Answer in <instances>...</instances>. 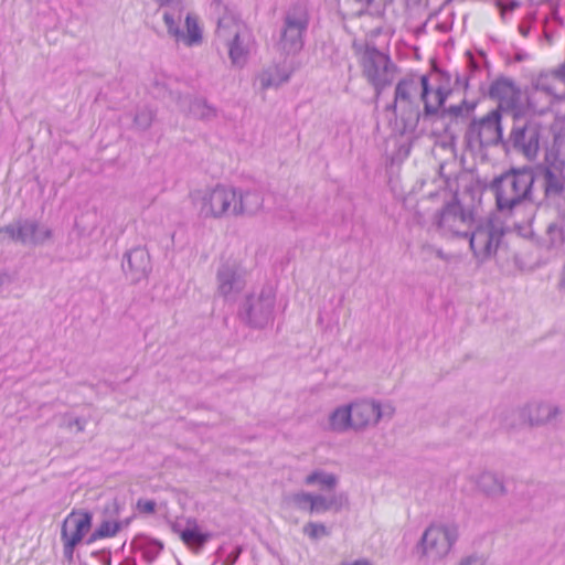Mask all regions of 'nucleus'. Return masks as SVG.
<instances>
[{"label": "nucleus", "mask_w": 565, "mask_h": 565, "mask_svg": "<svg viewBox=\"0 0 565 565\" xmlns=\"http://www.w3.org/2000/svg\"><path fill=\"white\" fill-rule=\"evenodd\" d=\"M519 30H520V32H521V34H522L523 36H526V35H527V33H529V28H526V26H524V25H520V26H519Z\"/></svg>", "instance_id": "48"}, {"label": "nucleus", "mask_w": 565, "mask_h": 565, "mask_svg": "<svg viewBox=\"0 0 565 565\" xmlns=\"http://www.w3.org/2000/svg\"><path fill=\"white\" fill-rule=\"evenodd\" d=\"M138 508L147 513H152L156 508V503L153 501H139Z\"/></svg>", "instance_id": "41"}, {"label": "nucleus", "mask_w": 565, "mask_h": 565, "mask_svg": "<svg viewBox=\"0 0 565 565\" xmlns=\"http://www.w3.org/2000/svg\"><path fill=\"white\" fill-rule=\"evenodd\" d=\"M154 114L149 108H141L139 109L134 118V124L137 129L139 130H147L152 121H153Z\"/></svg>", "instance_id": "35"}, {"label": "nucleus", "mask_w": 565, "mask_h": 565, "mask_svg": "<svg viewBox=\"0 0 565 565\" xmlns=\"http://www.w3.org/2000/svg\"><path fill=\"white\" fill-rule=\"evenodd\" d=\"M473 223L471 211L466 210L459 202L448 203L434 218L438 232L449 238H467Z\"/></svg>", "instance_id": "8"}, {"label": "nucleus", "mask_w": 565, "mask_h": 565, "mask_svg": "<svg viewBox=\"0 0 565 565\" xmlns=\"http://www.w3.org/2000/svg\"><path fill=\"white\" fill-rule=\"evenodd\" d=\"M513 147L521 151L527 159H534L540 148V134L534 124L514 126L511 132Z\"/></svg>", "instance_id": "17"}, {"label": "nucleus", "mask_w": 565, "mask_h": 565, "mask_svg": "<svg viewBox=\"0 0 565 565\" xmlns=\"http://www.w3.org/2000/svg\"><path fill=\"white\" fill-rule=\"evenodd\" d=\"M70 425H75L77 431H84L86 423L81 418H75Z\"/></svg>", "instance_id": "45"}, {"label": "nucleus", "mask_w": 565, "mask_h": 565, "mask_svg": "<svg viewBox=\"0 0 565 565\" xmlns=\"http://www.w3.org/2000/svg\"><path fill=\"white\" fill-rule=\"evenodd\" d=\"M422 253L426 259L431 258V257H436L439 259H448L447 255L440 248H438L434 245H430V244L423 245Z\"/></svg>", "instance_id": "37"}, {"label": "nucleus", "mask_w": 565, "mask_h": 565, "mask_svg": "<svg viewBox=\"0 0 565 565\" xmlns=\"http://www.w3.org/2000/svg\"><path fill=\"white\" fill-rule=\"evenodd\" d=\"M563 415L559 404L546 399L531 401L520 408V417L530 427H543L557 422Z\"/></svg>", "instance_id": "15"}, {"label": "nucleus", "mask_w": 565, "mask_h": 565, "mask_svg": "<svg viewBox=\"0 0 565 565\" xmlns=\"http://www.w3.org/2000/svg\"><path fill=\"white\" fill-rule=\"evenodd\" d=\"M427 93V76H413L399 81L395 88V99L392 108L401 116L418 120L422 95Z\"/></svg>", "instance_id": "6"}, {"label": "nucleus", "mask_w": 565, "mask_h": 565, "mask_svg": "<svg viewBox=\"0 0 565 565\" xmlns=\"http://www.w3.org/2000/svg\"><path fill=\"white\" fill-rule=\"evenodd\" d=\"M458 565H488L487 561L479 555H469L460 559Z\"/></svg>", "instance_id": "38"}, {"label": "nucleus", "mask_w": 565, "mask_h": 565, "mask_svg": "<svg viewBox=\"0 0 565 565\" xmlns=\"http://www.w3.org/2000/svg\"><path fill=\"white\" fill-rule=\"evenodd\" d=\"M308 25V13L305 7L295 6L285 19L279 49L286 54H295L302 49V33Z\"/></svg>", "instance_id": "13"}, {"label": "nucleus", "mask_w": 565, "mask_h": 565, "mask_svg": "<svg viewBox=\"0 0 565 565\" xmlns=\"http://www.w3.org/2000/svg\"><path fill=\"white\" fill-rule=\"evenodd\" d=\"M171 529L173 533L178 534L180 536V533L183 531L178 523H173L171 525Z\"/></svg>", "instance_id": "47"}, {"label": "nucleus", "mask_w": 565, "mask_h": 565, "mask_svg": "<svg viewBox=\"0 0 565 565\" xmlns=\"http://www.w3.org/2000/svg\"><path fill=\"white\" fill-rule=\"evenodd\" d=\"M275 302L276 295L273 288H262L246 296L239 316L250 327L264 328L273 320Z\"/></svg>", "instance_id": "7"}, {"label": "nucleus", "mask_w": 565, "mask_h": 565, "mask_svg": "<svg viewBox=\"0 0 565 565\" xmlns=\"http://www.w3.org/2000/svg\"><path fill=\"white\" fill-rule=\"evenodd\" d=\"M249 32L237 41L228 42L225 46L228 49V55L233 65L243 66L248 55Z\"/></svg>", "instance_id": "29"}, {"label": "nucleus", "mask_w": 565, "mask_h": 565, "mask_svg": "<svg viewBox=\"0 0 565 565\" xmlns=\"http://www.w3.org/2000/svg\"><path fill=\"white\" fill-rule=\"evenodd\" d=\"M328 429L338 434L353 430L351 404L340 405L329 414Z\"/></svg>", "instance_id": "25"}, {"label": "nucleus", "mask_w": 565, "mask_h": 565, "mask_svg": "<svg viewBox=\"0 0 565 565\" xmlns=\"http://www.w3.org/2000/svg\"><path fill=\"white\" fill-rule=\"evenodd\" d=\"M92 525V515L88 512H72L62 524L61 539L63 554L68 563L73 562L75 546L81 543Z\"/></svg>", "instance_id": "14"}, {"label": "nucleus", "mask_w": 565, "mask_h": 565, "mask_svg": "<svg viewBox=\"0 0 565 565\" xmlns=\"http://www.w3.org/2000/svg\"><path fill=\"white\" fill-rule=\"evenodd\" d=\"M302 531L311 540H318L320 537L330 535V532L327 529V526L322 523H317V522H308L303 526Z\"/></svg>", "instance_id": "36"}, {"label": "nucleus", "mask_w": 565, "mask_h": 565, "mask_svg": "<svg viewBox=\"0 0 565 565\" xmlns=\"http://www.w3.org/2000/svg\"><path fill=\"white\" fill-rule=\"evenodd\" d=\"M535 182L544 191V198L550 204L556 205L565 196V184L561 172L550 168L543 169L535 175Z\"/></svg>", "instance_id": "19"}, {"label": "nucleus", "mask_w": 565, "mask_h": 565, "mask_svg": "<svg viewBox=\"0 0 565 565\" xmlns=\"http://www.w3.org/2000/svg\"><path fill=\"white\" fill-rule=\"evenodd\" d=\"M501 115L499 109L491 110L484 117L475 119L466 131V141L470 149L497 145L502 138Z\"/></svg>", "instance_id": "12"}, {"label": "nucleus", "mask_w": 565, "mask_h": 565, "mask_svg": "<svg viewBox=\"0 0 565 565\" xmlns=\"http://www.w3.org/2000/svg\"><path fill=\"white\" fill-rule=\"evenodd\" d=\"M450 110L456 115H458L461 111L460 107H452Z\"/></svg>", "instance_id": "49"}, {"label": "nucleus", "mask_w": 565, "mask_h": 565, "mask_svg": "<svg viewBox=\"0 0 565 565\" xmlns=\"http://www.w3.org/2000/svg\"><path fill=\"white\" fill-rule=\"evenodd\" d=\"M120 530V524L117 522L104 521L98 529L90 535L88 543H93L104 537H113Z\"/></svg>", "instance_id": "33"}, {"label": "nucleus", "mask_w": 565, "mask_h": 565, "mask_svg": "<svg viewBox=\"0 0 565 565\" xmlns=\"http://www.w3.org/2000/svg\"><path fill=\"white\" fill-rule=\"evenodd\" d=\"M459 537V527L454 522H436L423 533L420 545L423 555L430 562L444 559Z\"/></svg>", "instance_id": "3"}, {"label": "nucleus", "mask_w": 565, "mask_h": 565, "mask_svg": "<svg viewBox=\"0 0 565 565\" xmlns=\"http://www.w3.org/2000/svg\"><path fill=\"white\" fill-rule=\"evenodd\" d=\"M349 507V497L344 492L328 495L313 493L311 513L340 512Z\"/></svg>", "instance_id": "24"}, {"label": "nucleus", "mask_w": 565, "mask_h": 565, "mask_svg": "<svg viewBox=\"0 0 565 565\" xmlns=\"http://www.w3.org/2000/svg\"><path fill=\"white\" fill-rule=\"evenodd\" d=\"M241 552H242V548L239 546L236 547L234 552H232L231 554L227 555V557L225 558V561L223 562L222 565H234L235 562L237 561Z\"/></svg>", "instance_id": "40"}, {"label": "nucleus", "mask_w": 565, "mask_h": 565, "mask_svg": "<svg viewBox=\"0 0 565 565\" xmlns=\"http://www.w3.org/2000/svg\"><path fill=\"white\" fill-rule=\"evenodd\" d=\"M546 243L548 247H559L565 241V225L557 221L550 222L545 228Z\"/></svg>", "instance_id": "30"}, {"label": "nucleus", "mask_w": 565, "mask_h": 565, "mask_svg": "<svg viewBox=\"0 0 565 565\" xmlns=\"http://www.w3.org/2000/svg\"><path fill=\"white\" fill-rule=\"evenodd\" d=\"M303 482L307 486H318L321 490L332 492L339 484V477L322 469H317L307 475Z\"/></svg>", "instance_id": "26"}, {"label": "nucleus", "mask_w": 565, "mask_h": 565, "mask_svg": "<svg viewBox=\"0 0 565 565\" xmlns=\"http://www.w3.org/2000/svg\"><path fill=\"white\" fill-rule=\"evenodd\" d=\"M12 276L6 271V270H0V289L3 287V286H7V285H10L12 282Z\"/></svg>", "instance_id": "42"}, {"label": "nucleus", "mask_w": 565, "mask_h": 565, "mask_svg": "<svg viewBox=\"0 0 565 565\" xmlns=\"http://www.w3.org/2000/svg\"><path fill=\"white\" fill-rule=\"evenodd\" d=\"M450 94L449 89L437 87L434 92L429 90L427 85V93L422 95L420 100L424 103L426 115H434L444 105L447 96Z\"/></svg>", "instance_id": "28"}, {"label": "nucleus", "mask_w": 565, "mask_h": 565, "mask_svg": "<svg viewBox=\"0 0 565 565\" xmlns=\"http://www.w3.org/2000/svg\"><path fill=\"white\" fill-rule=\"evenodd\" d=\"M557 160L559 163L565 164V141H561L557 146Z\"/></svg>", "instance_id": "43"}, {"label": "nucleus", "mask_w": 565, "mask_h": 565, "mask_svg": "<svg viewBox=\"0 0 565 565\" xmlns=\"http://www.w3.org/2000/svg\"><path fill=\"white\" fill-rule=\"evenodd\" d=\"M471 481L479 492L488 498H501L507 494V487L503 479L492 471H481L471 476Z\"/></svg>", "instance_id": "21"}, {"label": "nucleus", "mask_w": 565, "mask_h": 565, "mask_svg": "<svg viewBox=\"0 0 565 565\" xmlns=\"http://www.w3.org/2000/svg\"><path fill=\"white\" fill-rule=\"evenodd\" d=\"M534 183L533 171L522 169L501 174L490 185L498 211L513 217V225L524 236L532 233L535 217Z\"/></svg>", "instance_id": "1"}, {"label": "nucleus", "mask_w": 565, "mask_h": 565, "mask_svg": "<svg viewBox=\"0 0 565 565\" xmlns=\"http://www.w3.org/2000/svg\"><path fill=\"white\" fill-rule=\"evenodd\" d=\"M554 105L552 99L547 98L542 92H540L534 85L526 98L525 113L529 111L532 115H544Z\"/></svg>", "instance_id": "27"}, {"label": "nucleus", "mask_w": 565, "mask_h": 565, "mask_svg": "<svg viewBox=\"0 0 565 565\" xmlns=\"http://www.w3.org/2000/svg\"><path fill=\"white\" fill-rule=\"evenodd\" d=\"M342 565H374L370 559L367 558H359L350 563H345Z\"/></svg>", "instance_id": "44"}, {"label": "nucleus", "mask_w": 565, "mask_h": 565, "mask_svg": "<svg viewBox=\"0 0 565 565\" xmlns=\"http://www.w3.org/2000/svg\"><path fill=\"white\" fill-rule=\"evenodd\" d=\"M313 493L306 491H298L285 498V501L298 510L311 513Z\"/></svg>", "instance_id": "31"}, {"label": "nucleus", "mask_w": 565, "mask_h": 565, "mask_svg": "<svg viewBox=\"0 0 565 565\" xmlns=\"http://www.w3.org/2000/svg\"><path fill=\"white\" fill-rule=\"evenodd\" d=\"M359 62L363 77L374 87L376 95L393 83L396 67L387 54L376 47L366 46Z\"/></svg>", "instance_id": "4"}, {"label": "nucleus", "mask_w": 565, "mask_h": 565, "mask_svg": "<svg viewBox=\"0 0 565 565\" xmlns=\"http://www.w3.org/2000/svg\"><path fill=\"white\" fill-rule=\"evenodd\" d=\"M190 113L200 119H210L215 116V109L204 99H194L189 107Z\"/></svg>", "instance_id": "34"}, {"label": "nucleus", "mask_w": 565, "mask_h": 565, "mask_svg": "<svg viewBox=\"0 0 565 565\" xmlns=\"http://www.w3.org/2000/svg\"><path fill=\"white\" fill-rule=\"evenodd\" d=\"M353 420V431L361 433L376 427L381 420H391L396 408L390 401L375 398H359L350 403Z\"/></svg>", "instance_id": "5"}, {"label": "nucleus", "mask_w": 565, "mask_h": 565, "mask_svg": "<svg viewBox=\"0 0 565 565\" xmlns=\"http://www.w3.org/2000/svg\"><path fill=\"white\" fill-rule=\"evenodd\" d=\"M533 85L554 103L565 97V81L557 76L556 68L550 74H541Z\"/></svg>", "instance_id": "23"}, {"label": "nucleus", "mask_w": 565, "mask_h": 565, "mask_svg": "<svg viewBox=\"0 0 565 565\" xmlns=\"http://www.w3.org/2000/svg\"><path fill=\"white\" fill-rule=\"evenodd\" d=\"M557 218L565 225V196L555 205Z\"/></svg>", "instance_id": "39"}, {"label": "nucleus", "mask_w": 565, "mask_h": 565, "mask_svg": "<svg viewBox=\"0 0 565 565\" xmlns=\"http://www.w3.org/2000/svg\"><path fill=\"white\" fill-rule=\"evenodd\" d=\"M51 238V228L34 220H18L0 228L1 242L12 241L38 246Z\"/></svg>", "instance_id": "11"}, {"label": "nucleus", "mask_w": 565, "mask_h": 565, "mask_svg": "<svg viewBox=\"0 0 565 565\" xmlns=\"http://www.w3.org/2000/svg\"><path fill=\"white\" fill-rule=\"evenodd\" d=\"M503 235L502 225L499 222L488 220L479 224L473 231L470 230L467 238H469L473 256L483 263L495 255Z\"/></svg>", "instance_id": "9"}, {"label": "nucleus", "mask_w": 565, "mask_h": 565, "mask_svg": "<svg viewBox=\"0 0 565 565\" xmlns=\"http://www.w3.org/2000/svg\"><path fill=\"white\" fill-rule=\"evenodd\" d=\"M294 72L295 67L290 63L271 65L258 74L259 88L262 90L278 88L289 81Z\"/></svg>", "instance_id": "20"}, {"label": "nucleus", "mask_w": 565, "mask_h": 565, "mask_svg": "<svg viewBox=\"0 0 565 565\" xmlns=\"http://www.w3.org/2000/svg\"><path fill=\"white\" fill-rule=\"evenodd\" d=\"M126 263L122 264L126 276L132 282H139L151 271L150 256L146 248L135 247L126 253Z\"/></svg>", "instance_id": "18"}, {"label": "nucleus", "mask_w": 565, "mask_h": 565, "mask_svg": "<svg viewBox=\"0 0 565 565\" xmlns=\"http://www.w3.org/2000/svg\"><path fill=\"white\" fill-rule=\"evenodd\" d=\"M194 201L199 215L204 220L253 216L264 206L259 192L222 183L198 191Z\"/></svg>", "instance_id": "2"}, {"label": "nucleus", "mask_w": 565, "mask_h": 565, "mask_svg": "<svg viewBox=\"0 0 565 565\" xmlns=\"http://www.w3.org/2000/svg\"><path fill=\"white\" fill-rule=\"evenodd\" d=\"M217 294L226 301H235L246 286V271L236 257H223L216 273Z\"/></svg>", "instance_id": "10"}, {"label": "nucleus", "mask_w": 565, "mask_h": 565, "mask_svg": "<svg viewBox=\"0 0 565 565\" xmlns=\"http://www.w3.org/2000/svg\"><path fill=\"white\" fill-rule=\"evenodd\" d=\"M246 25L233 13H224L217 22L216 39L224 45L237 41L245 35Z\"/></svg>", "instance_id": "22"}, {"label": "nucleus", "mask_w": 565, "mask_h": 565, "mask_svg": "<svg viewBox=\"0 0 565 565\" xmlns=\"http://www.w3.org/2000/svg\"><path fill=\"white\" fill-rule=\"evenodd\" d=\"M490 97L498 102L499 111H512L515 117L525 114L522 92L512 79H497L490 87Z\"/></svg>", "instance_id": "16"}, {"label": "nucleus", "mask_w": 565, "mask_h": 565, "mask_svg": "<svg viewBox=\"0 0 565 565\" xmlns=\"http://www.w3.org/2000/svg\"><path fill=\"white\" fill-rule=\"evenodd\" d=\"M180 539L190 547H202L210 539V534H203L198 531L196 525L186 527L180 533Z\"/></svg>", "instance_id": "32"}, {"label": "nucleus", "mask_w": 565, "mask_h": 565, "mask_svg": "<svg viewBox=\"0 0 565 565\" xmlns=\"http://www.w3.org/2000/svg\"><path fill=\"white\" fill-rule=\"evenodd\" d=\"M518 6H519V3H518V2H515V1H511V2H509L508 4H505V6H502V7H501V12H502V14H504V12H505V11H512V10H514Z\"/></svg>", "instance_id": "46"}]
</instances>
